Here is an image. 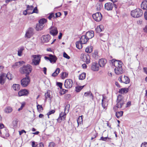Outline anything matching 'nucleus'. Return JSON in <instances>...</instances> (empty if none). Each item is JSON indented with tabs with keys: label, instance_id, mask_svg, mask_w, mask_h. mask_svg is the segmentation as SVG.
<instances>
[{
	"label": "nucleus",
	"instance_id": "37998d69",
	"mask_svg": "<svg viewBox=\"0 0 147 147\" xmlns=\"http://www.w3.org/2000/svg\"><path fill=\"white\" fill-rule=\"evenodd\" d=\"M34 8V7L32 5H28L27 7V10H31Z\"/></svg>",
	"mask_w": 147,
	"mask_h": 147
},
{
	"label": "nucleus",
	"instance_id": "052dcab7",
	"mask_svg": "<svg viewBox=\"0 0 147 147\" xmlns=\"http://www.w3.org/2000/svg\"><path fill=\"white\" fill-rule=\"evenodd\" d=\"M104 97H103V99H102V107H103V108L105 109V105H104V103H103V100H104Z\"/></svg>",
	"mask_w": 147,
	"mask_h": 147
},
{
	"label": "nucleus",
	"instance_id": "de8ad7c7",
	"mask_svg": "<svg viewBox=\"0 0 147 147\" xmlns=\"http://www.w3.org/2000/svg\"><path fill=\"white\" fill-rule=\"evenodd\" d=\"M4 127V125L3 124H0V135H1L3 133H2V129Z\"/></svg>",
	"mask_w": 147,
	"mask_h": 147
},
{
	"label": "nucleus",
	"instance_id": "4468645a",
	"mask_svg": "<svg viewBox=\"0 0 147 147\" xmlns=\"http://www.w3.org/2000/svg\"><path fill=\"white\" fill-rule=\"evenodd\" d=\"M50 39V36L48 34L42 36L41 38V42L43 43L48 42Z\"/></svg>",
	"mask_w": 147,
	"mask_h": 147
},
{
	"label": "nucleus",
	"instance_id": "09e8293b",
	"mask_svg": "<svg viewBox=\"0 0 147 147\" xmlns=\"http://www.w3.org/2000/svg\"><path fill=\"white\" fill-rule=\"evenodd\" d=\"M25 105V104L24 102L22 103L21 104V107L18 109V111H20L22 109V108L24 107Z\"/></svg>",
	"mask_w": 147,
	"mask_h": 147
},
{
	"label": "nucleus",
	"instance_id": "58836bf2",
	"mask_svg": "<svg viewBox=\"0 0 147 147\" xmlns=\"http://www.w3.org/2000/svg\"><path fill=\"white\" fill-rule=\"evenodd\" d=\"M84 86H77L76 87V91L77 92H79L84 87Z\"/></svg>",
	"mask_w": 147,
	"mask_h": 147
},
{
	"label": "nucleus",
	"instance_id": "774afa93",
	"mask_svg": "<svg viewBox=\"0 0 147 147\" xmlns=\"http://www.w3.org/2000/svg\"><path fill=\"white\" fill-rule=\"evenodd\" d=\"M144 30L145 32L147 33V25H146L145 27L144 28Z\"/></svg>",
	"mask_w": 147,
	"mask_h": 147
},
{
	"label": "nucleus",
	"instance_id": "c9c22d12",
	"mask_svg": "<svg viewBox=\"0 0 147 147\" xmlns=\"http://www.w3.org/2000/svg\"><path fill=\"white\" fill-rule=\"evenodd\" d=\"M82 115L80 116L77 119V121L78 124V126L79 124H81L82 122Z\"/></svg>",
	"mask_w": 147,
	"mask_h": 147
},
{
	"label": "nucleus",
	"instance_id": "aec40b11",
	"mask_svg": "<svg viewBox=\"0 0 147 147\" xmlns=\"http://www.w3.org/2000/svg\"><path fill=\"white\" fill-rule=\"evenodd\" d=\"M28 93V91L26 89L22 90H20L18 93L19 96H21L27 95Z\"/></svg>",
	"mask_w": 147,
	"mask_h": 147
},
{
	"label": "nucleus",
	"instance_id": "b1692460",
	"mask_svg": "<svg viewBox=\"0 0 147 147\" xmlns=\"http://www.w3.org/2000/svg\"><path fill=\"white\" fill-rule=\"evenodd\" d=\"M49 56L50 57V62L51 63L53 62L55 63L57 59V57L54 55L51 54L49 55Z\"/></svg>",
	"mask_w": 147,
	"mask_h": 147
},
{
	"label": "nucleus",
	"instance_id": "393cba45",
	"mask_svg": "<svg viewBox=\"0 0 147 147\" xmlns=\"http://www.w3.org/2000/svg\"><path fill=\"white\" fill-rule=\"evenodd\" d=\"M141 7L143 9L147 10V1H144L141 4Z\"/></svg>",
	"mask_w": 147,
	"mask_h": 147
},
{
	"label": "nucleus",
	"instance_id": "3c124183",
	"mask_svg": "<svg viewBox=\"0 0 147 147\" xmlns=\"http://www.w3.org/2000/svg\"><path fill=\"white\" fill-rule=\"evenodd\" d=\"M55 146V144L53 142H51L49 143V147H54Z\"/></svg>",
	"mask_w": 147,
	"mask_h": 147
},
{
	"label": "nucleus",
	"instance_id": "5701e85b",
	"mask_svg": "<svg viewBox=\"0 0 147 147\" xmlns=\"http://www.w3.org/2000/svg\"><path fill=\"white\" fill-rule=\"evenodd\" d=\"M88 40L87 39L85 35H83L81 36L80 38V41L83 44H85L86 43Z\"/></svg>",
	"mask_w": 147,
	"mask_h": 147
},
{
	"label": "nucleus",
	"instance_id": "dca6fc26",
	"mask_svg": "<svg viewBox=\"0 0 147 147\" xmlns=\"http://www.w3.org/2000/svg\"><path fill=\"white\" fill-rule=\"evenodd\" d=\"M114 5L115 4H114L112 3H107L105 4V9L107 10H111L112 9Z\"/></svg>",
	"mask_w": 147,
	"mask_h": 147
},
{
	"label": "nucleus",
	"instance_id": "6e6552de",
	"mask_svg": "<svg viewBox=\"0 0 147 147\" xmlns=\"http://www.w3.org/2000/svg\"><path fill=\"white\" fill-rule=\"evenodd\" d=\"M64 84L66 88L69 89L72 87L73 84V82L71 79H67L65 80Z\"/></svg>",
	"mask_w": 147,
	"mask_h": 147
},
{
	"label": "nucleus",
	"instance_id": "680f3d73",
	"mask_svg": "<svg viewBox=\"0 0 147 147\" xmlns=\"http://www.w3.org/2000/svg\"><path fill=\"white\" fill-rule=\"evenodd\" d=\"M89 93V96H90V97L92 99H93V96L92 93L90 91V92Z\"/></svg>",
	"mask_w": 147,
	"mask_h": 147
},
{
	"label": "nucleus",
	"instance_id": "412c9836",
	"mask_svg": "<svg viewBox=\"0 0 147 147\" xmlns=\"http://www.w3.org/2000/svg\"><path fill=\"white\" fill-rule=\"evenodd\" d=\"M24 63V62L23 61L16 62L12 65V67L14 69L20 67Z\"/></svg>",
	"mask_w": 147,
	"mask_h": 147
},
{
	"label": "nucleus",
	"instance_id": "2eb2a0df",
	"mask_svg": "<svg viewBox=\"0 0 147 147\" xmlns=\"http://www.w3.org/2000/svg\"><path fill=\"white\" fill-rule=\"evenodd\" d=\"M91 69L94 71H98L99 69V65L98 63L94 62L92 64Z\"/></svg>",
	"mask_w": 147,
	"mask_h": 147
},
{
	"label": "nucleus",
	"instance_id": "473e14b6",
	"mask_svg": "<svg viewBox=\"0 0 147 147\" xmlns=\"http://www.w3.org/2000/svg\"><path fill=\"white\" fill-rule=\"evenodd\" d=\"M123 113V111H120L116 112L115 115L116 117L119 118L120 117L122 116Z\"/></svg>",
	"mask_w": 147,
	"mask_h": 147
},
{
	"label": "nucleus",
	"instance_id": "603ef678",
	"mask_svg": "<svg viewBox=\"0 0 147 147\" xmlns=\"http://www.w3.org/2000/svg\"><path fill=\"white\" fill-rule=\"evenodd\" d=\"M141 147H147V143L145 142L142 143L141 145Z\"/></svg>",
	"mask_w": 147,
	"mask_h": 147
},
{
	"label": "nucleus",
	"instance_id": "2f4dec72",
	"mask_svg": "<svg viewBox=\"0 0 147 147\" xmlns=\"http://www.w3.org/2000/svg\"><path fill=\"white\" fill-rule=\"evenodd\" d=\"M82 44H83L80 41L77 42L76 43L77 48L79 49H81L82 47Z\"/></svg>",
	"mask_w": 147,
	"mask_h": 147
},
{
	"label": "nucleus",
	"instance_id": "0eeeda50",
	"mask_svg": "<svg viewBox=\"0 0 147 147\" xmlns=\"http://www.w3.org/2000/svg\"><path fill=\"white\" fill-rule=\"evenodd\" d=\"M30 77L26 76V77L23 78L21 80V84L23 86L26 87L30 84Z\"/></svg>",
	"mask_w": 147,
	"mask_h": 147
},
{
	"label": "nucleus",
	"instance_id": "ddd939ff",
	"mask_svg": "<svg viewBox=\"0 0 147 147\" xmlns=\"http://www.w3.org/2000/svg\"><path fill=\"white\" fill-rule=\"evenodd\" d=\"M50 34L53 36L56 35L58 33L57 28L53 26L50 28Z\"/></svg>",
	"mask_w": 147,
	"mask_h": 147
},
{
	"label": "nucleus",
	"instance_id": "864d4df0",
	"mask_svg": "<svg viewBox=\"0 0 147 147\" xmlns=\"http://www.w3.org/2000/svg\"><path fill=\"white\" fill-rule=\"evenodd\" d=\"M57 85L61 89L62 88V83L58 82L57 83Z\"/></svg>",
	"mask_w": 147,
	"mask_h": 147
},
{
	"label": "nucleus",
	"instance_id": "5fc2aeb1",
	"mask_svg": "<svg viewBox=\"0 0 147 147\" xmlns=\"http://www.w3.org/2000/svg\"><path fill=\"white\" fill-rule=\"evenodd\" d=\"M107 139H109V138L107 137H102L100 138V140L103 141H106Z\"/></svg>",
	"mask_w": 147,
	"mask_h": 147
},
{
	"label": "nucleus",
	"instance_id": "bf43d9fd",
	"mask_svg": "<svg viewBox=\"0 0 147 147\" xmlns=\"http://www.w3.org/2000/svg\"><path fill=\"white\" fill-rule=\"evenodd\" d=\"M56 18H57L60 16L61 15V13L60 12H58L55 14Z\"/></svg>",
	"mask_w": 147,
	"mask_h": 147
},
{
	"label": "nucleus",
	"instance_id": "20e7f679",
	"mask_svg": "<svg viewBox=\"0 0 147 147\" xmlns=\"http://www.w3.org/2000/svg\"><path fill=\"white\" fill-rule=\"evenodd\" d=\"M32 70L31 66L28 65L26 66H24L22 67L20 69V72L22 74H29L30 73Z\"/></svg>",
	"mask_w": 147,
	"mask_h": 147
},
{
	"label": "nucleus",
	"instance_id": "f3484780",
	"mask_svg": "<svg viewBox=\"0 0 147 147\" xmlns=\"http://www.w3.org/2000/svg\"><path fill=\"white\" fill-rule=\"evenodd\" d=\"M85 36L88 40L92 38L94 36V32L93 30H90L87 32Z\"/></svg>",
	"mask_w": 147,
	"mask_h": 147
},
{
	"label": "nucleus",
	"instance_id": "f704fd0d",
	"mask_svg": "<svg viewBox=\"0 0 147 147\" xmlns=\"http://www.w3.org/2000/svg\"><path fill=\"white\" fill-rule=\"evenodd\" d=\"M6 78H7L8 79L10 80H11L13 78L12 74L9 72L8 73L7 75L6 74Z\"/></svg>",
	"mask_w": 147,
	"mask_h": 147
},
{
	"label": "nucleus",
	"instance_id": "49530a36",
	"mask_svg": "<svg viewBox=\"0 0 147 147\" xmlns=\"http://www.w3.org/2000/svg\"><path fill=\"white\" fill-rule=\"evenodd\" d=\"M38 10L37 9V7H35L33 9L32 12L31 13L32 14L34 13H38Z\"/></svg>",
	"mask_w": 147,
	"mask_h": 147
},
{
	"label": "nucleus",
	"instance_id": "7c9ffc66",
	"mask_svg": "<svg viewBox=\"0 0 147 147\" xmlns=\"http://www.w3.org/2000/svg\"><path fill=\"white\" fill-rule=\"evenodd\" d=\"M60 69L59 68H57L52 74V76L53 77H56L59 73Z\"/></svg>",
	"mask_w": 147,
	"mask_h": 147
},
{
	"label": "nucleus",
	"instance_id": "cd10ccee",
	"mask_svg": "<svg viewBox=\"0 0 147 147\" xmlns=\"http://www.w3.org/2000/svg\"><path fill=\"white\" fill-rule=\"evenodd\" d=\"M24 47H21L18 49V55L19 56H21L22 55V52L24 50Z\"/></svg>",
	"mask_w": 147,
	"mask_h": 147
},
{
	"label": "nucleus",
	"instance_id": "6e6d98bb",
	"mask_svg": "<svg viewBox=\"0 0 147 147\" xmlns=\"http://www.w3.org/2000/svg\"><path fill=\"white\" fill-rule=\"evenodd\" d=\"M61 94H63L66 93V91H67V90L63 89H61Z\"/></svg>",
	"mask_w": 147,
	"mask_h": 147
},
{
	"label": "nucleus",
	"instance_id": "c85d7f7f",
	"mask_svg": "<svg viewBox=\"0 0 147 147\" xmlns=\"http://www.w3.org/2000/svg\"><path fill=\"white\" fill-rule=\"evenodd\" d=\"M13 110V109L11 107H7L4 109V112L6 113H11Z\"/></svg>",
	"mask_w": 147,
	"mask_h": 147
},
{
	"label": "nucleus",
	"instance_id": "4be33fe9",
	"mask_svg": "<svg viewBox=\"0 0 147 147\" xmlns=\"http://www.w3.org/2000/svg\"><path fill=\"white\" fill-rule=\"evenodd\" d=\"M106 60L104 59H100L98 62L99 66L100 67H104L106 63Z\"/></svg>",
	"mask_w": 147,
	"mask_h": 147
},
{
	"label": "nucleus",
	"instance_id": "e433bc0d",
	"mask_svg": "<svg viewBox=\"0 0 147 147\" xmlns=\"http://www.w3.org/2000/svg\"><path fill=\"white\" fill-rule=\"evenodd\" d=\"M20 85L18 84H14L13 86V88L15 90H18L20 89Z\"/></svg>",
	"mask_w": 147,
	"mask_h": 147
},
{
	"label": "nucleus",
	"instance_id": "9b49d317",
	"mask_svg": "<svg viewBox=\"0 0 147 147\" xmlns=\"http://www.w3.org/2000/svg\"><path fill=\"white\" fill-rule=\"evenodd\" d=\"M92 17L94 19L96 22L100 21L102 19V15L99 12L96 13L92 15Z\"/></svg>",
	"mask_w": 147,
	"mask_h": 147
},
{
	"label": "nucleus",
	"instance_id": "f8f14e48",
	"mask_svg": "<svg viewBox=\"0 0 147 147\" xmlns=\"http://www.w3.org/2000/svg\"><path fill=\"white\" fill-rule=\"evenodd\" d=\"M33 29L32 28H30L26 31L25 37L28 38H30L33 34Z\"/></svg>",
	"mask_w": 147,
	"mask_h": 147
},
{
	"label": "nucleus",
	"instance_id": "9d476101",
	"mask_svg": "<svg viewBox=\"0 0 147 147\" xmlns=\"http://www.w3.org/2000/svg\"><path fill=\"white\" fill-rule=\"evenodd\" d=\"M118 80L120 82L125 83V84H128L129 82V78L126 76H120Z\"/></svg>",
	"mask_w": 147,
	"mask_h": 147
},
{
	"label": "nucleus",
	"instance_id": "a211bd4d",
	"mask_svg": "<svg viewBox=\"0 0 147 147\" xmlns=\"http://www.w3.org/2000/svg\"><path fill=\"white\" fill-rule=\"evenodd\" d=\"M66 114L65 112H61L59 114V117L57 119L59 122H61L62 120H64L66 117Z\"/></svg>",
	"mask_w": 147,
	"mask_h": 147
},
{
	"label": "nucleus",
	"instance_id": "69168bd1",
	"mask_svg": "<svg viewBox=\"0 0 147 147\" xmlns=\"http://www.w3.org/2000/svg\"><path fill=\"white\" fill-rule=\"evenodd\" d=\"M32 147H36V145L35 144V142L34 141L32 142Z\"/></svg>",
	"mask_w": 147,
	"mask_h": 147
},
{
	"label": "nucleus",
	"instance_id": "c03bdc74",
	"mask_svg": "<svg viewBox=\"0 0 147 147\" xmlns=\"http://www.w3.org/2000/svg\"><path fill=\"white\" fill-rule=\"evenodd\" d=\"M45 96L46 99H47L48 98H49L50 99L51 98V95L50 94V93L48 92L45 94Z\"/></svg>",
	"mask_w": 147,
	"mask_h": 147
},
{
	"label": "nucleus",
	"instance_id": "4d7b16f0",
	"mask_svg": "<svg viewBox=\"0 0 147 147\" xmlns=\"http://www.w3.org/2000/svg\"><path fill=\"white\" fill-rule=\"evenodd\" d=\"M96 6L97 7V8L96 9L98 11H99L101 7L100 5V4H97L96 5Z\"/></svg>",
	"mask_w": 147,
	"mask_h": 147
},
{
	"label": "nucleus",
	"instance_id": "72a5a7b5",
	"mask_svg": "<svg viewBox=\"0 0 147 147\" xmlns=\"http://www.w3.org/2000/svg\"><path fill=\"white\" fill-rule=\"evenodd\" d=\"M86 74L85 73H83L80 75L79 78L80 80H83L86 77Z\"/></svg>",
	"mask_w": 147,
	"mask_h": 147
},
{
	"label": "nucleus",
	"instance_id": "338daca9",
	"mask_svg": "<svg viewBox=\"0 0 147 147\" xmlns=\"http://www.w3.org/2000/svg\"><path fill=\"white\" fill-rule=\"evenodd\" d=\"M144 71V72L147 74V67H144L143 68Z\"/></svg>",
	"mask_w": 147,
	"mask_h": 147
},
{
	"label": "nucleus",
	"instance_id": "ea45409f",
	"mask_svg": "<svg viewBox=\"0 0 147 147\" xmlns=\"http://www.w3.org/2000/svg\"><path fill=\"white\" fill-rule=\"evenodd\" d=\"M68 74L66 72H63L61 74V78L62 79H64L68 76Z\"/></svg>",
	"mask_w": 147,
	"mask_h": 147
},
{
	"label": "nucleus",
	"instance_id": "a18cd8bd",
	"mask_svg": "<svg viewBox=\"0 0 147 147\" xmlns=\"http://www.w3.org/2000/svg\"><path fill=\"white\" fill-rule=\"evenodd\" d=\"M55 110H52L51 111H50L49 112L47 113V115L48 116V117L49 118V115H51L52 114H53L55 112Z\"/></svg>",
	"mask_w": 147,
	"mask_h": 147
},
{
	"label": "nucleus",
	"instance_id": "8fccbe9b",
	"mask_svg": "<svg viewBox=\"0 0 147 147\" xmlns=\"http://www.w3.org/2000/svg\"><path fill=\"white\" fill-rule=\"evenodd\" d=\"M63 56L64 57L68 59H69L70 58V57L65 52H64L63 53Z\"/></svg>",
	"mask_w": 147,
	"mask_h": 147
},
{
	"label": "nucleus",
	"instance_id": "f257e3e1",
	"mask_svg": "<svg viewBox=\"0 0 147 147\" xmlns=\"http://www.w3.org/2000/svg\"><path fill=\"white\" fill-rule=\"evenodd\" d=\"M111 62L115 67L114 70L116 74L119 75L123 73V71L122 67L123 64L122 61L113 59L112 60Z\"/></svg>",
	"mask_w": 147,
	"mask_h": 147
},
{
	"label": "nucleus",
	"instance_id": "a19ab883",
	"mask_svg": "<svg viewBox=\"0 0 147 147\" xmlns=\"http://www.w3.org/2000/svg\"><path fill=\"white\" fill-rule=\"evenodd\" d=\"M55 18V17L53 13H50L49 16L48 17V18L50 20H51L52 18L54 19Z\"/></svg>",
	"mask_w": 147,
	"mask_h": 147
},
{
	"label": "nucleus",
	"instance_id": "bb28decb",
	"mask_svg": "<svg viewBox=\"0 0 147 147\" xmlns=\"http://www.w3.org/2000/svg\"><path fill=\"white\" fill-rule=\"evenodd\" d=\"M129 90L128 88H123L119 90V92L120 93L124 94L127 93Z\"/></svg>",
	"mask_w": 147,
	"mask_h": 147
},
{
	"label": "nucleus",
	"instance_id": "79ce46f5",
	"mask_svg": "<svg viewBox=\"0 0 147 147\" xmlns=\"http://www.w3.org/2000/svg\"><path fill=\"white\" fill-rule=\"evenodd\" d=\"M70 107V105L69 104L67 105L65 108V111H67L68 113L69 112V111Z\"/></svg>",
	"mask_w": 147,
	"mask_h": 147
},
{
	"label": "nucleus",
	"instance_id": "e2e57ef3",
	"mask_svg": "<svg viewBox=\"0 0 147 147\" xmlns=\"http://www.w3.org/2000/svg\"><path fill=\"white\" fill-rule=\"evenodd\" d=\"M144 16L146 20H147V10L144 13Z\"/></svg>",
	"mask_w": 147,
	"mask_h": 147
},
{
	"label": "nucleus",
	"instance_id": "4c0bfd02",
	"mask_svg": "<svg viewBox=\"0 0 147 147\" xmlns=\"http://www.w3.org/2000/svg\"><path fill=\"white\" fill-rule=\"evenodd\" d=\"M98 53L97 51H95L92 54V57L96 59L98 58L99 56L98 55Z\"/></svg>",
	"mask_w": 147,
	"mask_h": 147
},
{
	"label": "nucleus",
	"instance_id": "7ed1b4c3",
	"mask_svg": "<svg viewBox=\"0 0 147 147\" xmlns=\"http://www.w3.org/2000/svg\"><path fill=\"white\" fill-rule=\"evenodd\" d=\"M131 14V16L134 18H138L142 15L143 12L141 9L137 8L132 11Z\"/></svg>",
	"mask_w": 147,
	"mask_h": 147
},
{
	"label": "nucleus",
	"instance_id": "13d9d810",
	"mask_svg": "<svg viewBox=\"0 0 147 147\" xmlns=\"http://www.w3.org/2000/svg\"><path fill=\"white\" fill-rule=\"evenodd\" d=\"M37 109L38 110L40 111L42 109V108L41 105H37Z\"/></svg>",
	"mask_w": 147,
	"mask_h": 147
},
{
	"label": "nucleus",
	"instance_id": "39448f33",
	"mask_svg": "<svg viewBox=\"0 0 147 147\" xmlns=\"http://www.w3.org/2000/svg\"><path fill=\"white\" fill-rule=\"evenodd\" d=\"M117 107L119 108H121L124 103L123 96L120 95H119L117 97Z\"/></svg>",
	"mask_w": 147,
	"mask_h": 147
},
{
	"label": "nucleus",
	"instance_id": "423d86ee",
	"mask_svg": "<svg viewBox=\"0 0 147 147\" xmlns=\"http://www.w3.org/2000/svg\"><path fill=\"white\" fill-rule=\"evenodd\" d=\"M32 57L33 58L32 59V63L34 65H38L40 61L41 57L39 55H33Z\"/></svg>",
	"mask_w": 147,
	"mask_h": 147
},
{
	"label": "nucleus",
	"instance_id": "c756f323",
	"mask_svg": "<svg viewBox=\"0 0 147 147\" xmlns=\"http://www.w3.org/2000/svg\"><path fill=\"white\" fill-rule=\"evenodd\" d=\"M93 51V47L92 46H88L86 47V52L88 53H90Z\"/></svg>",
	"mask_w": 147,
	"mask_h": 147
},
{
	"label": "nucleus",
	"instance_id": "6ab92c4d",
	"mask_svg": "<svg viewBox=\"0 0 147 147\" xmlns=\"http://www.w3.org/2000/svg\"><path fill=\"white\" fill-rule=\"evenodd\" d=\"M6 79V74H1L0 76V84L2 85L5 82Z\"/></svg>",
	"mask_w": 147,
	"mask_h": 147
},
{
	"label": "nucleus",
	"instance_id": "1a4fd4ad",
	"mask_svg": "<svg viewBox=\"0 0 147 147\" xmlns=\"http://www.w3.org/2000/svg\"><path fill=\"white\" fill-rule=\"evenodd\" d=\"M80 58L83 61L85 62L87 64L90 63V56L88 54L85 55L82 54L81 55Z\"/></svg>",
	"mask_w": 147,
	"mask_h": 147
},
{
	"label": "nucleus",
	"instance_id": "a878e982",
	"mask_svg": "<svg viewBox=\"0 0 147 147\" xmlns=\"http://www.w3.org/2000/svg\"><path fill=\"white\" fill-rule=\"evenodd\" d=\"M104 30L103 26L102 25H100L97 26L96 28V31L97 33H99L103 30Z\"/></svg>",
	"mask_w": 147,
	"mask_h": 147
},
{
	"label": "nucleus",
	"instance_id": "f03ea898",
	"mask_svg": "<svg viewBox=\"0 0 147 147\" xmlns=\"http://www.w3.org/2000/svg\"><path fill=\"white\" fill-rule=\"evenodd\" d=\"M47 19L42 18L38 21V23L37 24L36 27V29L37 31L42 30L44 26V24L47 22Z\"/></svg>",
	"mask_w": 147,
	"mask_h": 147
},
{
	"label": "nucleus",
	"instance_id": "0e129e2a",
	"mask_svg": "<svg viewBox=\"0 0 147 147\" xmlns=\"http://www.w3.org/2000/svg\"><path fill=\"white\" fill-rule=\"evenodd\" d=\"M24 132L26 133V131L24 130H22L21 131H19L20 135H22Z\"/></svg>",
	"mask_w": 147,
	"mask_h": 147
}]
</instances>
